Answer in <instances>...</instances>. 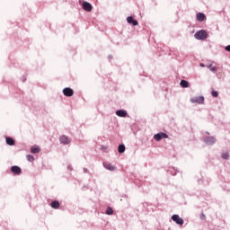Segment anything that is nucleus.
I'll use <instances>...</instances> for the list:
<instances>
[{
	"mask_svg": "<svg viewBox=\"0 0 230 230\" xmlns=\"http://www.w3.org/2000/svg\"><path fill=\"white\" fill-rule=\"evenodd\" d=\"M195 39L198 40H206L208 39V32L204 30L199 31L195 33Z\"/></svg>",
	"mask_w": 230,
	"mask_h": 230,
	"instance_id": "f257e3e1",
	"label": "nucleus"
},
{
	"mask_svg": "<svg viewBox=\"0 0 230 230\" xmlns=\"http://www.w3.org/2000/svg\"><path fill=\"white\" fill-rule=\"evenodd\" d=\"M154 139L155 141H161V139H168V136L166 135V133L161 132V133L155 134L154 136Z\"/></svg>",
	"mask_w": 230,
	"mask_h": 230,
	"instance_id": "f03ea898",
	"label": "nucleus"
},
{
	"mask_svg": "<svg viewBox=\"0 0 230 230\" xmlns=\"http://www.w3.org/2000/svg\"><path fill=\"white\" fill-rule=\"evenodd\" d=\"M172 220L178 224V226H182L184 224V219L179 217V215H172Z\"/></svg>",
	"mask_w": 230,
	"mask_h": 230,
	"instance_id": "7ed1b4c3",
	"label": "nucleus"
},
{
	"mask_svg": "<svg viewBox=\"0 0 230 230\" xmlns=\"http://www.w3.org/2000/svg\"><path fill=\"white\" fill-rule=\"evenodd\" d=\"M190 102H191V103L202 104V103H204V96L192 97V98H190Z\"/></svg>",
	"mask_w": 230,
	"mask_h": 230,
	"instance_id": "20e7f679",
	"label": "nucleus"
},
{
	"mask_svg": "<svg viewBox=\"0 0 230 230\" xmlns=\"http://www.w3.org/2000/svg\"><path fill=\"white\" fill-rule=\"evenodd\" d=\"M63 94L69 98L75 94V91H73V89H71L69 87H66V88L63 89Z\"/></svg>",
	"mask_w": 230,
	"mask_h": 230,
	"instance_id": "39448f33",
	"label": "nucleus"
},
{
	"mask_svg": "<svg viewBox=\"0 0 230 230\" xmlns=\"http://www.w3.org/2000/svg\"><path fill=\"white\" fill-rule=\"evenodd\" d=\"M11 172L14 174V175H21V173H22V170L21 169V167L14 165L11 167Z\"/></svg>",
	"mask_w": 230,
	"mask_h": 230,
	"instance_id": "423d86ee",
	"label": "nucleus"
},
{
	"mask_svg": "<svg viewBox=\"0 0 230 230\" xmlns=\"http://www.w3.org/2000/svg\"><path fill=\"white\" fill-rule=\"evenodd\" d=\"M59 141L63 145H69V143H71V139L68 137H66V135L61 136L59 137Z\"/></svg>",
	"mask_w": 230,
	"mask_h": 230,
	"instance_id": "0eeeda50",
	"label": "nucleus"
},
{
	"mask_svg": "<svg viewBox=\"0 0 230 230\" xmlns=\"http://www.w3.org/2000/svg\"><path fill=\"white\" fill-rule=\"evenodd\" d=\"M82 6H83V9L85 12H92L93 11V5L89 2L83 3Z\"/></svg>",
	"mask_w": 230,
	"mask_h": 230,
	"instance_id": "6e6552de",
	"label": "nucleus"
},
{
	"mask_svg": "<svg viewBox=\"0 0 230 230\" xmlns=\"http://www.w3.org/2000/svg\"><path fill=\"white\" fill-rule=\"evenodd\" d=\"M103 166L106 168V170H110V172H114L116 170V167L109 162L103 163Z\"/></svg>",
	"mask_w": 230,
	"mask_h": 230,
	"instance_id": "1a4fd4ad",
	"label": "nucleus"
},
{
	"mask_svg": "<svg viewBox=\"0 0 230 230\" xmlns=\"http://www.w3.org/2000/svg\"><path fill=\"white\" fill-rule=\"evenodd\" d=\"M127 21L128 24H132L133 26H137V24H139V22H137V20H134L132 16L128 17Z\"/></svg>",
	"mask_w": 230,
	"mask_h": 230,
	"instance_id": "9d476101",
	"label": "nucleus"
},
{
	"mask_svg": "<svg viewBox=\"0 0 230 230\" xmlns=\"http://www.w3.org/2000/svg\"><path fill=\"white\" fill-rule=\"evenodd\" d=\"M116 115L119 118H127V111H125L124 110H119L116 111Z\"/></svg>",
	"mask_w": 230,
	"mask_h": 230,
	"instance_id": "9b49d317",
	"label": "nucleus"
},
{
	"mask_svg": "<svg viewBox=\"0 0 230 230\" xmlns=\"http://www.w3.org/2000/svg\"><path fill=\"white\" fill-rule=\"evenodd\" d=\"M196 17H197V21H199V22H202L203 21L206 20V14L202 13H197Z\"/></svg>",
	"mask_w": 230,
	"mask_h": 230,
	"instance_id": "f8f14e48",
	"label": "nucleus"
},
{
	"mask_svg": "<svg viewBox=\"0 0 230 230\" xmlns=\"http://www.w3.org/2000/svg\"><path fill=\"white\" fill-rule=\"evenodd\" d=\"M6 144L9 145V146H13V145H15V140H13V138L7 137L5 138Z\"/></svg>",
	"mask_w": 230,
	"mask_h": 230,
	"instance_id": "ddd939ff",
	"label": "nucleus"
},
{
	"mask_svg": "<svg viewBox=\"0 0 230 230\" xmlns=\"http://www.w3.org/2000/svg\"><path fill=\"white\" fill-rule=\"evenodd\" d=\"M217 139L213 137H208V138H206V143H208V145H215Z\"/></svg>",
	"mask_w": 230,
	"mask_h": 230,
	"instance_id": "4468645a",
	"label": "nucleus"
},
{
	"mask_svg": "<svg viewBox=\"0 0 230 230\" xmlns=\"http://www.w3.org/2000/svg\"><path fill=\"white\" fill-rule=\"evenodd\" d=\"M50 206L53 208V209H58V208H60V203L57 200H54L51 202Z\"/></svg>",
	"mask_w": 230,
	"mask_h": 230,
	"instance_id": "2eb2a0df",
	"label": "nucleus"
},
{
	"mask_svg": "<svg viewBox=\"0 0 230 230\" xmlns=\"http://www.w3.org/2000/svg\"><path fill=\"white\" fill-rule=\"evenodd\" d=\"M207 67L210 69L212 73H217V71H218V68L217 66H213V64L207 65Z\"/></svg>",
	"mask_w": 230,
	"mask_h": 230,
	"instance_id": "dca6fc26",
	"label": "nucleus"
},
{
	"mask_svg": "<svg viewBox=\"0 0 230 230\" xmlns=\"http://www.w3.org/2000/svg\"><path fill=\"white\" fill-rule=\"evenodd\" d=\"M31 152L32 154H39V152H40V147H39V146H32L31 148Z\"/></svg>",
	"mask_w": 230,
	"mask_h": 230,
	"instance_id": "f3484780",
	"label": "nucleus"
},
{
	"mask_svg": "<svg viewBox=\"0 0 230 230\" xmlns=\"http://www.w3.org/2000/svg\"><path fill=\"white\" fill-rule=\"evenodd\" d=\"M180 85H181L183 88L190 87V83L186 80H181Z\"/></svg>",
	"mask_w": 230,
	"mask_h": 230,
	"instance_id": "a211bd4d",
	"label": "nucleus"
},
{
	"mask_svg": "<svg viewBox=\"0 0 230 230\" xmlns=\"http://www.w3.org/2000/svg\"><path fill=\"white\" fill-rule=\"evenodd\" d=\"M125 152V145L119 146V154H123Z\"/></svg>",
	"mask_w": 230,
	"mask_h": 230,
	"instance_id": "6ab92c4d",
	"label": "nucleus"
},
{
	"mask_svg": "<svg viewBox=\"0 0 230 230\" xmlns=\"http://www.w3.org/2000/svg\"><path fill=\"white\" fill-rule=\"evenodd\" d=\"M114 213V210H112V208L108 207L106 209V215H112Z\"/></svg>",
	"mask_w": 230,
	"mask_h": 230,
	"instance_id": "aec40b11",
	"label": "nucleus"
},
{
	"mask_svg": "<svg viewBox=\"0 0 230 230\" xmlns=\"http://www.w3.org/2000/svg\"><path fill=\"white\" fill-rule=\"evenodd\" d=\"M27 160L30 161V163H33V161H35V158L33 157V155H27Z\"/></svg>",
	"mask_w": 230,
	"mask_h": 230,
	"instance_id": "412c9836",
	"label": "nucleus"
},
{
	"mask_svg": "<svg viewBox=\"0 0 230 230\" xmlns=\"http://www.w3.org/2000/svg\"><path fill=\"white\" fill-rule=\"evenodd\" d=\"M211 94H212V96H213L214 98H218V92H217V91H212V92H211Z\"/></svg>",
	"mask_w": 230,
	"mask_h": 230,
	"instance_id": "4be33fe9",
	"label": "nucleus"
},
{
	"mask_svg": "<svg viewBox=\"0 0 230 230\" xmlns=\"http://www.w3.org/2000/svg\"><path fill=\"white\" fill-rule=\"evenodd\" d=\"M222 159H229V153H224L223 155H222Z\"/></svg>",
	"mask_w": 230,
	"mask_h": 230,
	"instance_id": "5701e85b",
	"label": "nucleus"
},
{
	"mask_svg": "<svg viewBox=\"0 0 230 230\" xmlns=\"http://www.w3.org/2000/svg\"><path fill=\"white\" fill-rule=\"evenodd\" d=\"M226 51H230V45H228V46L226 47Z\"/></svg>",
	"mask_w": 230,
	"mask_h": 230,
	"instance_id": "b1692460",
	"label": "nucleus"
},
{
	"mask_svg": "<svg viewBox=\"0 0 230 230\" xmlns=\"http://www.w3.org/2000/svg\"><path fill=\"white\" fill-rule=\"evenodd\" d=\"M202 220L206 219V216L204 214L201 215Z\"/></svg>",
	"mask_w": 230,
	"mask_h": 230,
	"instance_id": "393cba45",
	"label": "nucleus"
},
{
	"mask_svg": "<svg viewBox=\"0 0 230 230\" xmlns=\"http://www.w3.org/2000/svg\"><path fill=\"white\" fill-rule=\"evenodd\" d=\"M200 67H206V65H204V63H201Z\"/></svg>",
	"mask_w": 230,
	"mask_h": 230,
	"instance_id": "a878e982",
	"label": "nucleus"
}]
</instances>
